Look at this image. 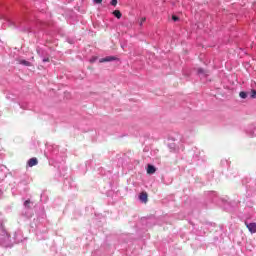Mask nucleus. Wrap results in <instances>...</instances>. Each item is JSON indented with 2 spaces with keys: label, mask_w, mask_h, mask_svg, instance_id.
Returning <instances> with one entry per match:
<instances>
[{
  "label": "nucleus",
  "mask_w": 256,
  "mask_h": 256,
  "mask_svg": "<svg viewBox=\"0 0 256 256\" xmlns=\"http://www.w3.org/2000/svg\"><path fill=\"white\" fill-rule=\"evenodd\" d=\"M139 199L142 203H147V201H149V195L147 194V192H141L139 195Z\"/></svg>",
  "instance_id": "f257e3e1"
},
{
  "label": "nucleus",
  "mask_w": 256,
  "mask_h": 256,
  "mask_svg": "<svg viewBox=\"0 0 256 256\" xmlns=\"http://www.w3.org/2000/svg\"><path fill=\"white\" fill-rule=\"evenodd\" d=\"M117 58L115 56H107L105 58H101L99 63H109L111 61H115Z\"/></svg>",
  "instance_id": "f03ea898"
},
{
  "label": "nucleus",
  "mask_w": 256,
  "mask_h": 256,
  "mask_svg": "<svg viewBox=\"0 0 256 256\" xmlns=\"http://www.w3.org/2000/svg\"><path fill=\"white\" fill-rule=\"evenodd\" d=\"M245 225L248 229V231H250V233H256V223H247L245 222Z\"/></svg>",
  "instance_id": "7ed1b4c3"
},
{
  "label": "nucleus",
  "mask_w": 256,
  "mask_h": 256,
  "mask_svg": "<svg viewBox=\"0 0 256 256\" xmlns=\"http://www.w3.org/2000/svg\"><path fill=\"white\" fill-rule=\"evenodd\" d=\"M155 171H157V168H155V166L149 164L147 167L148 175H153L155 173Z\"/></svg>",
  "instance_id": "20e7f679"
},
{
  "label": "nucleus",
  "mask_w": 256,
  "mask_h": 256,
  "mask_svg": "<svg viewBox=\"0 0 256 256\" xmlns=\"http://www.w3.org/2000/svg\"><path fill=\"white\" fill-rule=\"evenodd\" d=\"M38 163H39V161L37 160V158H31L28 160L29 167H35V165H37Z\"/></svg>",
  "instance_id": "39448f33"
},
{
  "label": "nucleus",
  "mask_w": 256,
  "mask_h": 256,
  "mask_svg": "<svg viewBox=\"0 0 256 256\" xmlns=\"http://www.w3.org/2000/svg\"><path fill=\"white\" fill-rule=\"evenodd\" d=\"M19 65H24L25 67H31L33 64L27 60H18Z\"/></svg>",
  "instance_id": "423d86ee"
},
{
  "label": "nucleus",
  "mask_w": 256,
  "mask_h": 256,
  "mask_svg": "<svg viewBox=\"0 0 256 256\" xmlns=\"http://www.w3.org/2000/svg\"><path fill=\"white\" fill-rule=\"evenodd\" d=\"M113 15L116 17V19H121V17H123V14H121V11L119 10H114Z\"/></svg>",
  "instance_id": "0eeeda50"
},
{
  "label": "nucleus",
  "mask_w": 256,
  "mask_h": 256,
  "mask_svg": "<svg viewBox=\"0 0 256 256\" xmlns=\"http://www.w3.org/2000/svg\"><path fill=\"white\" fill-rule=\"evenodd\" d=\"M239 97H241V99H247V92H240Z\"/></svg>",
  "instance_id": "6e6552de"
},
{
  "label": "nucleus",
  "mask_w": 256,
  "mask_h": 256,
  "mask_svg": "<svg viewBox=\"0 0 256 256\" xmlns=\"http://www.w3.org/2000/svg\"><path fill=\"white\" fill-rule=\"evenodd\" d=\"M31 200H26L25 202H24V206L27 208V209H30L31 208Z\"/></svg>",
  "instance_id": "1a4fd4ad"
},
{
  "label": "nucleus",
  "mask_w": 256,
  "mask_h": 256,
  "mask_svg": "<svg viewBox=\"0 0 256 256\" xmlns=\"http://www.w3.org/2000/svg\"><path fill=\"white\" fill-rule=\"evenodd\" d=\"M147 21L146 17H142L139 21V25L142 26Z\"/></svg>",
  "instance_id": "9d476101"
},
{
  "label": "nucleus",
  "mask_w": 256,
  "mask_h": 256,
  "mask_svg": "<svg viewBox=\"0 0 256 256\" xmlns=\"http://www.w3.org/2000/svg\"><path fill=\"white\" fill-rule=\"evenodd\" d=\"M198 74L199 75H205V71L203 70V68L198 69Z\"/></svg>",
  "instance_id": "9b49d317"
},
{
  "label": "nucleus",
  "mask_w": 256,
  "mask_h": 256,
  "mask_svg": "<svg viewBox=\"0 0 256 256\" xmlns=\"http://www.w3.org/2000/svg\"><path fill=\"white\" fill-rule=\"evenodd\" d=\"M251 98L255 99L256 98V90L251 91Z\"/></svg>",
  "instance_id": "f8f14e48"
},
{
  "label": "nucleus",
  "mask_w": 256,
  "mask_h": 256,
  "mask_svg": "<svg viewBox=\"0 0 256 256\" xmlns=\"http://www.w3.org/2000/svg\"><path fill=\"white\" fill-rule=\"evenodd\" d=\"M110 4L113 6V7H117V0H112L110 2Z\"/></svg>",
  "instance_id": "ddd939ff"
},
{
  "label": "nucleus",
  "mask_w": 256,
  "mask_h": 256,
  "mask_svg": "<svg viewBox=\"0 0 256 256\" xmlns=\"http://www.w3.org/2000/svg\"><path fill=\"white\" fill-rule=\"evenodd\" d=\"M95 61H97V56H93V57L90 59V63H95Z\"/></svg>",
  "instance_id": "4468645a"
},
{
  "label": "nucleus",
  "mask_w": 256,
  "mask_h": 256,
  "mask_svg": "<svg viewBox=\"0 0 256 256\" xmlns=\"http://www.w3.org/2000/svg\"><path fill=\"white\" fill-rule=\"evenodd\" d=\"M172 21H179V17H177L176 15L172 16Z\"/></svg>",
  "instance_id": "2eb2a0df"
},
{
  "label": "nucleus",
  "mask_w": 256,
  "mask_h": 256,
  "mask_svg": "<svg viewBox=\"0 0 256 256\" xmlns=\"http://www.w3.org/2000/svg\"><path fill=\"white\" fill-rule=\"evenodd\" d=\"M94 2H96L97 5H101L103 3V0H94Z\"/></svg>",
  "instance_id": "dca6fc26"
},
{
  "label": "nucleus",
  "mask_w": 256,
  "mask_h": 256,
  "mask_svg": "<svg viewBox=\"0 0 256 256\" xmlns=\"http://www.w3.org/2000/svg\"><path fill=\"white\" fill-rule=\"evenodd\" d=\"M50 59L49 58H44L43 63H49Z\"/></svg>",
  "instance_id": "f3484780"
}]
</instances>
